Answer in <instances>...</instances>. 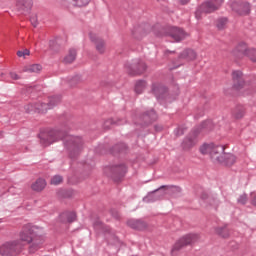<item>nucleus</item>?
Here are the masks:
<instances>
[{
	"instance_id": "nucleus-40",
	"label": "nucleus",
	"mask_w": 256,
	"mask_h": 256,
	"mask_svg": "<svg viewBox=\"0 0 256 256\" xmlns=\"http://www.w3.org/2000/svg\"><path fill=\"white\" fill-rule=\"evenodd\" d=\"M251 196H252V203L256 206V195H255V193H252Z\"/></svg>"
},
{
	"instance_id": "nucleus-12",
	"label": "nucleus",
	"mask_w": 256,
	"mask_h": 256,
	"mask_svg": "<svg viewBox=\"0 0 256 256\" xmlns=\"http://www.w3.org/2000/svg\"><path fill=\"white\" fill-rule=\"evenodd\" d=\"M197 144V134H189L182 142V147L184 149H190Z\"/></svg>"
},
{
	"instance_id": "nucleus-36",
	"label": "nucleus",
	"mask_w": 256,
	"mask_h": 256,
	"mask_svg": "<svg viewBox=\"0 0 256 256\" xmlns=\"http://www.w3.org/2000/svg\"><path fill=\"white\" fill-rule=\"evenodd\" d=\"M139 221H129L128 225L134 229H138L139 228Z\"/></svg>"
},
{
	"instance_id": "nucleus-24",
	"label": "nucleus",
	"mask_w": 256,
	"mask_h": 256,
	"mask_svg": "<svg viewBox=\"0 0 256 256\" xmlns=\"http://www.w3.org/2000/svg\"><path fill=\"white\" fill-rule=\"evenodd\" d=\"M95 45H96V50L99 53L103 54L105 52V49H106L105 42L102 39H97L95 41Z\"/></svg>"
},
{
	"instance_id": "nucleus-32",
	"label": "nucleus",
	"mask_w": 256,
	"mask_h": 256,
	"mask_svg": "<svg viewBox=\"0 0 256 256\" xmlns=\"http://www.w3.org/2000/svg\"><path fill=\"white\" fill-rule=\"evenodd\" d=\"M24 109L26 113H35V103L26 105Z\"/></svg>"
},
{
	"instance_id": "nucleus-23",
	"label": "nucleus",
	"mask_w": 256,
	"mask_h": 256,
	"mask_svg": "<svg viewBox=\"0 0 256 256\" xmlns=\"http://www.w3.org/2000/svg\"><path fill=\"white\" fill-rule=\"evenodd\" d=\"M43 69L40 64H32L25 68L26 73H39Z\"/></svg>"
},
{
	"instance_id": "nucleus-6",
	"label": "nucleus",
	"mask_w": 256,
	"mask_h": 256,
	"mask_svg": "<svg viewBox=\"0 0 256 256\" xmlns=\"http://www.w3.org/2000/svg\"><path fill=\"white\" fill-rule=\"evenodd\" d=\"M224 3V0H208L199 6L195 12L196 19H201V13H212L219 9V7Z\"/></svg>"
},
{
	"instance_id": "nucleus-42",
	"label": "nucleus",
	"mask_w": 256,
	"mask_h": 256,
	"mask_svg": "<svg viewBox=\"0 0 256 256\" xmlns=\"http://www.w3.org/2000/svg\"><path fill=\"white\" fill-rule=\"evenodd\" d=\"M17 55L19 57H25V53L23 51H21V50L17 52Z\"/></svg>"
},
{
	"instance_id": "nucleus-17",
	"label": "nucleus",
	"mask_w": 256,
	"mask_h": 256,
	"mask_svg": "<svg viewBox=\"0 0 256 256\" xmlns=\"http://www.w3.org/2000/svg\"><path fill=\"white\" fill-rule=\"evenodd\" d=\"M49 49L52 53H59L61 51V44L59 43V38H55L49 41Z\"/></svg>"
},
{
	"instance_id": "nucleus-29",
	"label": "nucleus",
	"mask_w": 256,
	"mask_h": 256,
	"mask_svg": "<svg viewBox=\"0 0 256 256\" xmlns=\"http://www.w3.org/2000/svg\"><path fill=\"white\" fill-rule=\"evenodd\" d=\"M73 2L77 7H84L89 4L90 0H73Z\"/></svg>"
},
{
	"instance_id": "nucleus-28",
	"label": "nucleus",
	"mask_w": 256,
	"mask_h": 256,
	"mask_svg": "<svg viewBox=\"0 0 256 256\" xmlns=\"http://www.w3.org/2000/svg\"><path fill=\"white\" fill-rule=\"evenodd\" d=\"M246 56L252 61L256 62V50L253 48H249Z\"/></svg>"
},
{
	"instance_id": "nucleus-14",
	"label": "nucleus",
	"mask_w": 256,
	"mask_h": 256,
	"mask_svg": "<svg viewBox=\"0 0 256 256\" xmlns=\"http://www.w3.org/2000/svg\"><path fill=\"white\" fill-rule=\"evenodd\" d=\"M45 187H47V181H45V179L43 178H38L32 185H31V189L33 191L36 192H41L43 191V189H45Z\"/></svg>"
},
{
	"instance_id": "nucleus-18",
	"label": "nucleus",
	"mask_w": 256,
	"mask_h": 256,
	"mask_svg": "<svg viewBox=\"0 0 256 256\" xmlns=\"http://www.w3.org/2000/svg\"><path fill=\"white\" fill-rule=\"evenodd\" d=\"M34 109L35 113H47V111H49V106L47 103L35 102Z\"/></svg>"
},
{
	"instance_id": "nucleus-11",
	"label": "nucleus",
	"mask_w": 256,
	"mask_h": 256,
	"mask_svg": "<svg viewBox=\"0 0 256 256\" xmlns=\"http://www.w3.org/2000/svg\"><path fill=\"white\" fill-rule=\"evenodd\" d=\"M33 0H17L16 8L19 13L25 14L31 11Z\"/></svg>"
},
{
	"instance_id": "nucleus-3",
	"label": "nucleus",
	"mask_w": 256,
	"mask_h": 256,
	"mask_svg": "<svg viewBox=\"0 0 256 256\" xmlns=\"http://www.w3.org/2000/svg\"><path fill=\"white\" fill-rule=\"evenodd\" d=\"M66 146L68 148L69 157L75 159L83 149V141L80 137L66 134Z\"/></svg>"
},
{
	"instance_id": "nucleus-33",
	"label": "nucleus",
	"mask_w": 256,
	"mask_h": 256,
	"mask_svg": "<svg viewBox=\"0 0 256 256\" xmlns=\"http://www.w3.org/2000/svg\"><path fill=\"white\" fill-rule=\"evenodd\" d=\"M238 203L245 205L247 203V194H242L238 198Z\"/></svg>"
},
{
	"instance_id": "nucleus-19",
	"label": "nucleus",
	"mask_w": 256,
	"mask_h": 256,
	"mask_svg": "<svg viewBox=\"0 0 256 256\" xmlns=\"http://www.w3.org/2000/svg\"><path fill=\"white\" fill-rule=\"evenodd\" d=\"M180 58L181 59H186L187 61H192V60H195L197 58V54L193 50H186V51H183L180 54Z\"/></svg>"
},
{
	"instance_id": "nucleus-8",
	"label": "nucleus",
	"mask_w": 256,
	"mask_h": 256,
	"mask_svg": "<svg viewBox=\"0 0 256 256\" xmlns=\"http://www.w3.org/2000/svg\"><path fill=\"white\" fill-rule=\"evenodd\" d=\"M230 7L233 12L240 16L248 15L251 11V6L249 5V3L240 0L231 1Z\"/></svg>"
},
{
	"instance_id": "nucleus-20",
	"label": "nucleus",
	"mask_w": 256,
	"mask_h": 256,
	"mask_svg": "<svg viewBox=\"0 0 256 256\" xmlns=\"http://www.w3.org/2000/svg\"><path fill=\"white\" fill-rule=\"evenodd\" d=\"M215 233L222 238H228L230 236V231L227 226H219L215 228Z\"/></svg>"
},
{
	"instance_id": "nucleus-41",
	"label": "nucleus",
	"mask_w": 256,
	"mask_h": 256,
	"mask_svg": "<svg viewBox=\"0 0 256 256\" xmlns=\"http://www.w3.org/2000/svg\"><path fill=\"white\" fill-rule=\"evenodd\" d=\"M180 4L186 5L190 2V0H179Z\"/></svg>"
},
{
	"instance_id": "nucleus-38",
	"label": "nucleus",
	"mask_w": 256,
	"mask_h": 256,
	"mask_svg": "<svg viewBox=\"0 0 256 256\" xmlns=\"http://www.w3.org/2000/svg\"><path fill=\"white\" fill-rule=\"evenodd\" d=\"M10 77L11 79H14V81L21 79V77H19L15 72H10Z\"/></svg>"
},
{
	"instance_id": "nucleus-43",
	"label": "nucleus",
	"mask_w": 256,
	"mask_h": 256,
	"mask_svg": "<svg viewBox=\"0 0 256 256\" xmlns=\"http://www.w3.org/2000/svg\"><path fill=\"white\" fill-rule=\"evenodd\" d=\"M23 53H24V57L26 56V55H30V51H29V49H25V50H23Z\"/></svg>"
},
{
	"instance_id": "nucleus-34",
	"label": "nucleus",
	"mask_w": 256,
	"mask_h": 256,
	"mask_svg": "<svg viewBox=\"0 0 256 256\" xmlns=\"http://www.w3.org/2000/svg\"><path fill=\"white\" fill-rule=\"evenodd\" d=\"M146 70V65L144 62H140L139 66H138V71L136 72V74H140L142 72H144Z\"/></svg>"
},
{
	"instance_id": "nucleus-45",
	"label": "nucleus",
	"mask_w": 256,
	"mask_h": 256,
	"mask_svg": "<svg viewBox=\"0 0 256 256\" xmlns=\"http://www.w3.org/2000/svg\"><path fill=\"white\" fill-rule=\"evenodd\" d=\"M161 1H163V0H158V2H161Z\"/></svg>"
},
{
	"instance_id": "nucleus-37",
	"label": "nucleus",
	"mask_w": 256,
	"mask_h": 256,
	"mask_svg": "<svg viewBox=\"0 0 256 256\" xmlns=\"http://www.w3.org/2000/svg\"><path fill=\"white\" fill-rule=\"evenodd\" d=\"M57 197H59V199H65V190L64 189H59L57 191Z\"/></svg>"
},
{
	"instance_id": "nucleus-31",
	"label": "nucleus",
	"mask_w": 256,
	"mask_h": 256,
	"mask_svg": "<svg viewBox=\"0 0 256 256\" xmlns=\"http://www.w3.org/2000/svg\"><path fill=\"white\" fill-rule=\"evenodd\" d=\"M75 195H76L75 190H73L72 188H69V189L66 190L65 198L66 199H73V198H75Z\"/></svg>"
},
{
	"instance_id": "nucleus-7",
	"label": "nucleus",
	"mask_w": 256,
	"mask_h": 256,
	"mask_svg": "<svg viewBox=\"0 0 256 256\" xmlns=\"http://www.w3.org/2000/svg\"><path fill=\"white\" fill-rule=\"evenodd\" d=\"M199 234H188L180 238L173 246L172 252L175 253L176 251L181 250L185 246L192 245L200 240Z\"/></svg>"
},
{
	"instance_id": "nucleus-4",
	"label": "nucleus",
	"mask_w": 256,
	"mask_h": 256,
	"mask_svg": "<svg viewBox=\"0 0 256 256\" xmlns=\"http://www.w3.org/2000/svg\"><path fill=\"white\" fill-rule=\"evenodd\" d=\"M199 151L202 155H210L211 160L216 163V161H221L220 155L225 152V147L222 145L215 144H203Z\"/></svg>"
},
{
	"instance_id": "nucleus-27",
	"label": "nucleus",
	"mask_w": 256,
	"mask_h": 256,
	"mask_svg": "<svg viewBox=\"0 0 256 256\" xmlns=\"http://www.w3.org/2000/svg\"><path fill=\"white\" fill-rule=\"evenodd\" d=\"M242 77H243V72L242 71H234L232 73L233 80H235L239 83H243Z\"/></svg>"
},
{
	"instance_id": "nucleus-21",
	"label": "nucleus",
	"mask_w": 256,
	"mask_h": 256,
	"mask_svg": "<svg viewBox=\"0 0 256 256\" xmlns=\"http://www.w3.org/2000/svg\"><path fill=\"white\" fill-rule=\"evenodd\" d=\"M65 218H66V223L68 224L75 222L77 219V214L75 210H68L65 214Z\"/></svg>"
},
{
	"instance_id": "nucleus-22",
	"label": "nucleus",
	"mask_w": 256,
	"mask_h": 256,
	"mask_svg": "<svg viewBox=\"0 0 256 256\" xmlns=\"http://www.w3.org/2000/svg\"><path fill=\"white\" fill-rule=\"evenodd\" d=\"M76 56H77V52L75 49L68 50L67 55H66V60H65L66 64L73 63L76 59Z\"/></svg>"
},
{
	"instance_id": "nucleus-13",
	"label": "nucleus",
	"mask_w": 256,
	"mask_h": 256,
	"mask_svg": "<svg viewBox=\"0 0 256 256\" xmlns=\"http://www.w3.org/2000/svg\"><path fill=\"white\" fill-rule=\"evenodd\" d=\"M249 47H247L246 43H240L234 50V55L237 57H243L247 56V53L249 52Z\"/></svg>"
},
{
	"instance_id": "nucleus-44",
	"label": "nucleus",
	"mask_w": 256,
	"mask_h": 256,
	"mask_svg": "<svg viewBox=\"0 0 256 256\" xmlns=\"http://www.w3.org/2000/svg\"><path fill=\"white\" fill-rule=\"evenodd\" d=\"M241 117H243V114L236 115V119H241Z\"/></svg>"
},
{
	"instance_id": "nucleus-16",
	"label": "nucleus",
	"mask_w": 256,
	"mask_h": 256,
	"mask_svg": "<svg viewBox=\"0 0 256 256\" xmlns=\"http://www.w3.org/2000/svg\"><path fill=\"white\" fill-rule=\"evenodd\" d=\"M163 188H165V186H162L159 189H156L150 192L149 195L145 198V201L150 198H154V200H158L160 197H163L165 195V191H162Z\"/></svg>"
},
{
	"instance_id": "nucleus-15",
	"label": "nucleus",
	"mask_w": 256,
	"mask_h": 256,
	"mask_svg": "<svg viewBox=\"0 0 256 256\" xmlns=\"http://www.w3.org/2000/svg\"><path fill=\"white\" fill-rule=\"evenodd\" d=\"M62 99L63 96L61 95L50 96L47 102L48 109H54V107H57V105L61 103Z\"/></svg>"
},
{
	"instance_id": "nucleus-10",
	"label": "nucleus",
	"mask_w": 256,
	"mask_h": 256,
	"mask_svg": "<svg viewBox=\"0 0 256 256\" xmlns=\"http://www.w3.org/2000/svg\"><path fill=\"white\" fill-rule=\"evenodd\" d=\"M168 36H170L174 41L180 42L187 37V34L180 28L171 27L168 30Z\"/></svg>"
},
{
	"instance_id": "nucleus-35",
	"label": "nucleus",
	"mask_w": 256,
	"mask_h": 256,
	"mask_svg": "<svg viewBox=\"0 0 256 256\" xmlns=\"http://www.w3.org/2000/svg\"><path fill=\"white\" fill-rule=\"evenodd\" d=\"M30 23L31 25H33V27H37V25L39 24L37 21V15H32L30 17Z\"/></svg>"
},
{
	"instance_id": "nucleus-46",
	"label": "nucleus",
	"mask_w": 256,
	"mask_h": 256,
	"mask_svg": "<svg viewBox=\"0 0 256 256\" xmlns=\"http://www.w3.org/2000/svg\"><path fill=\"white\" fill-rule=\"evenodd\" d=\"M0 223H1V219H0Z\"/></svg>"
},
{
	"instance_id": "nucleus-39",
	"label": "nucleus",
	"mask_w": 256,
	"mask_h": 256,
	"mask_svg": "<svg viewBox=\"0 0 256 256\" xmlns=\"http://www.w3.org/2000/svg\"><path fill=\"white\" fill-rule=\"evenodd\" d=\"M147 117L153 120V119H156V114L154 111H150V114H147Z\"/></svg>"
},
{
	"instance_id": "nucleus-30",
	"label": "nucleus",
	"mask_w": 256,
	"mask_h": 256,
	"mask_svg": "<svg viewBox=\"0 0 256 256\" xmlns=\"http://www.w3.org/2000/svg\"><path fill=\"white\" fill-rule=\"evenodd\" d=\"M227 22H228L227 18H220L219 20H217V28L224 29Z\"/></svg>"
},
{
	"instance_id": "nucleus-25",
	"label": "nucleus",
	"mask_w": 256,
	"mask_h": 256,
	"mask_svg": "<svg viewBox=\"0 0 256 256\" xmlns=\"http://www.w3.org/2000/svg\"><path fill=\"white\" fill-rule=\"evenodd\" d=\"M64 178L61 175H54L51 179H50V185H61V183H63Z\"/></svg>"
},
{
	"instance_id": "nucleus-2",
	"label": "nucleus",
	"mask_w": 256,
	"mask_h": 256,
	"mask_svg": "<svg viewBox=\"0 0 256 256\" xmlns=\"http://www.w3.org/2000/svg\"><path fill=\"white\" fill-rule=\"evenodd\" d=\"M42 147H49L57 141H63L65 138V131L59 128L52 130H45L38 134Z\"/></svg>"
},
{
	"instance_id": "nucleus-9",
	"label": "nucleus",
	"mask_w": 256,
	"mask_h": 256,
	"mask_svg": "<svg viewBox=\"0 0 256 256\" xmlns=\"http://www.w3.org/2000/svg\"><path fill=\"white\" fill-rule=\"evenodd\" d=\"M219 157H220V160L216 161L215 163H219L227 167L233 166L237 161V158L234 154H231V153L227 154L225 153V151H223V153L220 154Z\"/></svg>"
},
{
	"instance_id": "nucleus-1",
	"label": "nucleus",
	"mask_w": 256,
	"mask_h": 256,
	"mask_svg": "<svg viewBox=\"0 0 256 256\" xmlns=\"http://www.w3.org/2000/svg\"><path fill=\"white\" fill-rule=\"evenodd\" d=\"M19 237L20 239L18 241L30 245L29 253H35V251L41 249V245L45 243L43 239V229L32 224L24 225L20 231Z\"/></svg>"
},
{
	"instance_id": "nucleus-5",
	"label": "nucleus",
	"mask_w": 256,
	"mask_h": 256,
	"mask_svg": "<svg viewBox=\"0 0 256 256\" xmlns=\"http://www.w3.org/2000/svg\"><path fill=\"white\" fill-rule=\"evenodd\" d=\"M23 244L20 240H13L4 243L0 246V255L2 256H17L23 251Z\"/></svg>"
},
{
	"instance_id": "nucleus-26",
	"label": "nucleus",
	"mask_w": 256,
	"mask_h": 256,
	"mask_svg": "<svg viewBox=\"0 0 256 256\" xmlns=\"http://www.w3.org/2000/svg\"><path fill=\"white\" fill-rule=\"evenodd\" d=\"M146 88V82L145 81H138L135 86V92L137 94H141Z\"/></svg>"
}]
</instances>
